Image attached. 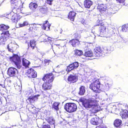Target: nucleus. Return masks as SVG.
Wrapping results in <instances>:
<instances>
[{
	"label": "nucleus",
	"instance_id": "obj_1",
	"mask_svg": "<svg viewBox=\"0 0 128 128\" xmlns=\"http://www.w3.org/2000/svg\"><path fill=\"white\" fill-rule=\"evenodd\" d=\"M81 102L84 107L86 108L90 109V110H92L93 112H96L98 110L97 109L98 106L96 103V100L91 99L84 100H82Z\"/></svg>",
	"mask_w": 128,
	"mask_h": 128
},
{
	"label": "nucleus",
	"instance_id": "obj_2",
	"mask_svg": "<svg viewBox=\"0 0 128 128\" xmlns=\"http://www.w3.org/2000/svg\"><path fill=\"white\" fill-rule=\"evenodd\" d=\"M9 28L8 26H6L4 24L0 25V30L3 32L0 36V44H4L5 42L8 39L10 34L8 31L7 30Z\"/></svg>",
	"mask_w": 128,
	"mask_h": 128
},
{
	"label": "nucleus",
	"instance_id": "obj_3",
	"mask_svg": "<svg viewBox=\"0 0 128 128\" xmlns=\"http://www.w3.org/2000/svg\"><path fill=\"white\" fill-rule=\"evenodd\" d=\"M111 47H105L104 48H95L94 49V55L97 57L104 56L105 53H110L111 51Z\"/></svg>",
	"mask_w": 128,
	"mask_h": 128
},
{
	"label": "nucleus",
	"instance_id": "obj_4",
	"mask_svg": "<svg viewBox=\"0 0 128 128\" xmlns=\"http://www.w3.org/2000/svg\"><path fill=\"white\" fill-rule=\"evenodd\" d=\"M102 85L98 80H96L90 85V88L96 93L100 92V88Z\"/></svg>",
	"mask_w": 128,
	"mask_h": 128
},
{
	"label": "nucleus",
	"instance_id": "obj_5",
	"mask_svg": "<svg viewBox=\"0 0 128 128\" xmlns=\"http://www.w3.org/2000/svg\"><path fill=\"white\" fill-rule=\"evenodd\" d=\"M64 109L67 112H72L76 111L77 109L76 104L73 103L66 104L64 106Z\"/></svg>",
	"mask_w": 128,
	"mask_h": 128
},
{
	"label": "nucleus",
	"instance_id": "obj_6",
	"mask_svg": "<svg viewBox=\"0 0 128 128\" xmlns=\"http://www.w3.org/2000/svg\"><path fill=\"white\" fill-rule=\"evenodd\" d=\"M10 60L13 62L18 68H20L21 67V61L20 57L17 55L15 54L10 58Z\"/></svg>",
	"mask_w": 128,
	"mask_h": 128
},
{
	"label": "nucleus",
	"instance_id": "obj_7",
	"mask_svg": "<svg viewBox=\"0 0 128 128\" xmlns=\"http://www.w3.org/2000/svg\"><path fill=\"white\" fill-rule=\"evenodd\" d=\"M100 26V33L98 35L99 36L101 37H104V34H106V28L104 26V24L102 23L100 24V25L98 24L96 25V26Z\"/></svg>",
	"mask_w": 128,
	"mask_h": 128
},
{
	"label": "nucleus",
	"instance_id": "obj_8",
	"mask_svg": "<svg viewBox=\"0 0 128 128\" xmlns=\"http://www.w3.org/2000/svg\"><path fill=\"white\" fill-rule=\"evenodd\" d=\"M18 71L16 68L11 67L8 68L7 74L10 76L16 77L18 73Z\"/></svg>",
	"mask_w": 128,
	"mask_h": 128
},
{
	"label": "nucleus",
	"instance_id": "obj_9",
	"mask_svg": "<svg viewBox=\"0 0 128 128\" xmlns=\"http://www.w3.org/2000/svg\"><path fill=\"white\" fill-rule=\"evenodd\" d=\"M54 79V76L52 73H50L46 75L42 78L43 81L46 80L47 82L50 83L53 81Z\"/></svg>",
	"mask_w": 128,
	"mask_h": 128
},
{
	"label": "nucleus",
	"instance_id": "obj_10",
	"mask_svg": "<svg viewBox=\"0 0 128 128\" xmlns=\"http://www.w3.org/2000/svg\"><path fill=\"white\" fill-rule=\"evenodd\" d=\"M26 74L28 77L30 78H34L37 76L36 72L32 68L27 70Z\"/></svg>",
	"mask_w": 128,
	"mask_h": 128
},
{
	"label": "nucleus",
	"instance_id": "obj_11",
	"mask_svg": "<svg viewBox=\"0 0 128 128\" xmlns=\"http://www.w3.org/2000/svg\"><path fill=\"white\" fill-rule=\"evenodd\" d=\"M79 66L78 63V62H76L70 64L67 66L66 69V71L68 72L72 70L78 68Z\"/></svg>",
	"mask_w": 128,
	"mask_h": 128
},
{
	"label": "nucleus",
	"instance_id": "obj_12",
	"mask_svg": "<svg viewBox=\"0 0 128 128\" xmlns=\"http://www.w3.org/2000/svg\"><path fill=\"white\" fill-rule=\"evenodd\" d=\"M78 80L77 76L74 74H70L68 77V80L70 83L76 82Z\"/></svg>",
	"mask_w": 128,
	"mask_h": 128
},
{
	"label": "nucleus",
	"instance_id": "obj_13",
	"mask_svg": "<svg viewBox=\"0 0 128 128\" xmlns=\"http://www.w3.org/2000/svg\"><path fill=\"white\" fill-rule=\"evenodd\" d=\"M40 96L39 94H37L35 96H30L28 99L27 101H28L30 103H33L35 101H37L38 98V97Z\"/></svg>",
	"mask_w": 128,
	"mask_h": 128
},
{
	"label": "nucleus",
	"instance_id": "obj_14",
	"mask_svg": "<svg viewBox=\"0 0 128 128\" xmlns=\"http://www.w3.org/2000/svg\"><path fill=\"white\" fill-rule=\"evenodd\" d=\"M52 84L51 83L46 82L44 83L42 85L43 89L44 90H48L51 88Z\"/></svg>",
	"mask_w": 128,
	"mask_h": 128
},
{
	"label": "nucleus",
	"instance_id": "obj_15",
	"mask_svg": "<svg viewBox=\"0 0 128 128\" xmlns=\"http://www.w3.org/2000/svg\"><path fill=\"white\" fill-rule=\"evenodd\" d=\"M100 120L98 118L95 117L92 118L90 120V122L94 125H98L100 124L99 122Z\"/></svg>",
	"mask_w": 128,
	"mask_h": 128
},
{
	"label": "nucleus",
	"instance_id": "obj_16",
	"mask_svg": "<svg viewBox=\"0 0 128 128\" xmlns=\"http://www.w3.org/2000/svg\"><path fill=\"white\" fill-rule=\"evenodd\" d=\"M97 8L100 12L103 13L106 10L107 7L104 4H100L98 6Z\"/></svg>",
	"mask_w": 128,
	"mask_h": 128
},
{
	"label": "nucleus",
	"instance_id": "obj_17",
	"mask_svg": "<svg viewBox=\"0 0 128 128\" xmlns=\"http://www.w3.org/2000/svg\"><path fill=\"white\" fill-rule=\"evenodd\" d=\"M84 6L85 8H89L92 4V2L89 0H86L84 2Z\"/></svg>",
	"mask_w": 128,
	"mask_h": 128
},
{
	"label": "nucleus",
	"instance_id": "obj_18",
	"mask_svg": "<svg viewBox=\"0 0 128 128\" xmlns=\"http://www.w3.org/2000/svg\"><path fill=\"white\" fill-rule=\"evenodd\" d=\"M76 14L74 12L72 11L70 12L68 15V18L72 21L74 20V18L76 16Z\"/></svg>",
	"mask_w": 128,
	"mask_h": 128
},
{
	"label": "nucleus",
	"instance_id": "obj_19",
	"mask_svg": "<svg viewBox=\"0 0 128 128\" xmlns=\"http://www.w3.org/2000/svg\"><path fill=\"white\" fill-rule=\"evenodd\" d=\"M15 10V9H14L12 10V12L15 14H14L10 18V19L12 20V21L13 22L15 23H17L18 21V20L16 17V12H14V11Z\"/></svg>",
	"mask_w": 128,
	"mask_h": 128
},
{
	"label": "nucleus",
	"instance_id": "obj_20",
	"mask_svg": "<svg viewBox=\"0 0 128 128\" xmlns=\"http://www.w3.org/2000/svg\"><path fill=\"white\" fill-rule=\"evenodd\" d=\"M48 22L47 21H46L45 22V23H44L43 24V26L42 28L47 31H48L50 30V25L48 23Z\"/></svg>",
	"mask_w": 128,
	"mask_h": 128
},
{
	"label": "nucleus",
	"instance_id": "obj_21",
	"mask_svg": "<svg viewBox=\"0 0 128 128\" xmlns=\"http://www.w3.org/2000/svg\"><path fill=\"white\" fill-rule=\"evenodd\" d=\"M30 64V62L25 58L22 60V64L23 66L26 68L28 67Z\"/></svg>",
	"mask_w": 128,
	"mask_h": 128
},
{
	"label": "nucleus",
	"instance_id": "obj_22",
	"mask_svg": "<svg viewBox=\"0 0 128 128\" xmlns=\"http://www.w3.org/2000/svg\"><path fill=\"white\" fill-rule=\"evenodd\" d=\"M60 104L59 102H55L52 105V108L54 110L58 111L59 110V106Z\"/></svg>",
	"mask_w": 128,
	"mask_h": 128
},
{
	"label": "nucleus",
	"instance_id": "obj_23",
	"mask_svg": "<svg viewBox=\"0 0 128 128\" xmlns=\"http://www.w3.org/2000/svg\"><path fill=\"white\" fill-rule=\"evenodd\" d=\"M38 5L36 3L32 2L29 5V8L32 10H34L38 7Z\"/></svg>",
	"mask_w": 128,
	"mask_h": 128
},
{
	"label": "nucleus",
	"instance_id": "obj_24",
	"mask_svg": "<svg viewBox=\"0 0 128 128\" xmlns=\"http://www.w3.org/2000/svg\"><path fill=\"white\" fill-rule=\"evenodd\" d=\"M122 123V121L121 120L119 119H117L116 120L114 123V124L115 126L116 127H119Z\"/></svg>",
	"mask_w": 128,
	"mask_h": 128
},
{
	"label": "nucleus",
	"instance_id": "obj_25",
	"mask_svg": "<svg viewBox=\"0 0 128 128\" xmlns=\"http://www.w3.org/2000/svg\"><path fill=\"white\" fill-rule=\"evenodd\" d=\"M69 43L73 46H75L79 43V41L77 39H73L69 42Z\"/></svg>",
	"mask_w": 128,
	"mask_h": 128
},
{
	"label": "nucleus",
	"instance_id": "obj_26",
	"mask_svg": "<svg viewBox=\"0 0 128 128\" xmlns=\"http://www.w3.org/2000/svg\"><path fill=\"white\" fill-rule=\"evenodd\" d=\"M10 2L12 5L18 6L19 2H21L20 0H10Z\"/></svg>",
	"mask_w": 128,
	"mask_h": 128
},
{
	"label": "nucleus",
	"instance_id": "obj_27",
	"mask_svg": "<svg viewBox=\"0 0 128 128\" xmlns=\"http://www.w3.org/2000/svg\"><path fill=\"white\" fill-rule=\"evenodd\" d=\"M122 118H126L128 117V112L126 110H124L122 112Z\"/></svg>",
	"mask_w": 128,
	"mask_h": 128
},
{
	"label": "nucleus",
	"instance_id": "obj_28",
	"mask_svg": "<svg viewBox=\"0 0 128 128\" xmlns=\"http://www.w3.org/2000/svg\"><path fill=\"white\" fill-rule=\"evenodd\" d=\"M46 120L50 124L54 125V120L52 117H49L46 119Z\"/></svg>",
	"mask_w": 128,
	"mask_h": 128
},
{
	"label": "nucleus",
	"instance_id": "obj_29",
	"mask_svg": "<svg viewBox=\"0 0 128 128\" xmlns=\"http://www.w3.org/2000/svg\"><path fill=\"white\" fill-rule=\"evenodd\" d=\"M39 38L40 39H41L42 42H46L48 41V37L45 34H43L41 35Z\"/></svg>",
	"mask_w": 128,
	"mask_h": 128
},
{
	"label": "nucleus",
	"instance_id": "obj_30",
	"mask_svg": "<svg viewBox=\"0 0 128 128\" xmlns=\"http://www.w3.org/2000/svg\"><path fill=\"white\" fill-rule=\"evenodd\" d=\"M115 29L110 27H108L106 31V33H108L111 34H114V30Z\"/></svg>",
	"mask_w": 128,
	"mask_h": 128
},
{
	"label": "nucleus",
	"instance_id": "obj_31",
	"mask_svg": "<svg viewBox=\"0 0 128 128\" xmlns=\"http://www.w3.org/2000/svg\"><path fill=\"white\" fill-rule=\"evenodd\" d=\"M85 88L84 86H82L80 88V90L79 93V94L80 95H83L85 93Z\"/></svg>",
	"mask_w": 128,
	"mask_h": 128
},
{
	"label": "nucleus",
	"instance_id": "obj_32",
	"mask_svg": "<svg viewBox=\"0 0 128 128\" xmlns=\"http://www.w3.org/2000/svg\"><path fill=\"white\" fill-rule=\"evenodd\" d=\"M93 55L92 52L91 51H88L85 52L84 53V56L87 57H91Z\"/></svg>",
	"mask_w": 128,
	"mask_h": 128
},
{
	"label": "nucleus",
	"instance_id": "obj_33",
	"mask_svg": "<svg viewBox=\"0 0 128 128\" xmlns=\"http://www.w3.org/2000/svg\"><path fill=\"white\" fill-rule=\"evenodd\" d=\"M18 24L19 26L18 27H22L27 26L28 24V23L27 21H25L22 23H19Z\"/></svg>",
	"mask_w": 128,
	"mask_h": 128
},
{
	"label": "nucleus",
	"instance_id": "obj_34",
	"mask_svg": "<svg viewBox=\"0 0 128 128\" xmlns=\"http://www.w3.org/2000/svg\"><path fill=\"white\" fill-rule=\"evenodd\" d=\"M36 42L33 40H31L30 42V44L31 47L34 49L36 46Z\"/></svg>",
	"mask_w": 128,
	"mask_h": 128
},
{
	"label": "nucleus",
	"instance_id": "obj_35",
	"mask_svg": "<svg viewBox=\"0 0 128 128\" xmlns=\"http://www.w3.org/2000/svg\"><path fill=\"white\" fill-rule=\"evenodd\" d=\"M83 52L82 50H76L75 51V54L77 56H80L82 54Z\"/></svg>",
	"mask_w": 128,
	"mask_h": 128
},
{
	"label": "nucleus",
	"instance_id": "obj_36",
	"mask_svg": "<svg viewBox=\"0 0 128 128\" xmlns=\"http://www.w3.org/2000/svg\"><path fill=\"white\" fill-rule=\"evenodd\" d=\"M122 30L123 32H126L128 30V26L127 25H124L122 27Z\"/></svg>",
	"mask_w": 128,
	"mask_h": 128
},
{
	"label": "nucleus",
	"instance_id": "obj_37",
	"mask_svg": "<svg viewBox=\"0 0 128 128\" xmlns=\"http://www.w3.org/2000/svg\"><path fill=\"white\" fill-rule=\"evenodd\" d=\"M34 93V92L32 89L29 88L27 92V94L28 96L32 95Z\"/></svg>",
	"mask_w": 128,
	"mask_h": 128
},
{
	"label": "nucleus",
	"instance_id": "obj_38",
	"mask_svg": "<svg viewBox=\"0 0 128 128\" xmlns=\"http://www.w3.org/2000/svg\"><path fill=\"white\" fill-rule=\"evenodd\" d=\"M105 86H106V89L108 90L111 86V84H110L109 83L107 82L106 83L105 82Z\"/></svg>",
	"mask_w": 128,
	"mask_h": 128
},
{
	"label": "nucleus",
	"instance_id": "obj_39",
	"mask_svg": "<svg viewBox=\"0 0 128 128\" xmlns=\"http://www.w3.org/2000/svg\"><path fill=\"white\" fill-rule=\"evenodd\" d=\"M11 44H10L8 45L7 47V48L8 50L10 52H12L13 51V48H10V46H11Z\"/></svg>",
	"mask_w": 128,
	"mask_h": 128
},
{
	"label": "nucleus",
	"instance_id": "obj_40",
	"mask_svg": "<svg viewBox=\"0 0 128 128\" xmlns=\"http://www.w3.org/2000/svg\"><path fill=\"white\" fill-rule=\"evenodd\" d=\"M44 62L45 65H47L49 64L51 62V61L49 60L45 59Z\"/></svg>",
	"mask_w": 128,
	"mask_h": 128
},
{
	"label": "nucleus",
	"instance_id": "obj_41",
	"mask_svg": "<svg viewBox=\"0 0 128 128\" xmlns=\"http://www.w3.org/2000/svg\"><path fill=\"white\" fill-rule=\"evenodd\" d=\"M89 78H91L92 80H94L95 78V77L94 75L93 74V73H92V74L89 76L88 77Z\"/></svg>",
	"mask_w": 128,
	"mask_h": 128
},
{
	"label": "nucleus",
	"instance_id": "obj_42",
	"mask_svg": "<svg viewBox=\"0 0 128 128\" xmlns=\"http://www.w3.org/2000/svg\"><path fill=\"white\" fill-rule=\"evenodd\" d=\"M16 14H17L16 17L17 18V20H19L21 18L22 16L20 15V14H17L16 13Z\"/></svg>",
	"mask_w": 128,
	"mask_h": 128
},
{
	"label": "nucleus",
	"instance_id": "obj_43",
	"mask_svg": "<svg viewBox=\"0 0 128 128\" xmlns=\"http://www.w3.org/2000/svg\"><path fill=\"white\" fill-rule=\"evenodd\" d=\"M117 2H118L120 3H123L125 1V0H116Z\"/></svg>",
	"mask_w": 128,
	"mask_h": 128
},
{
	"label": "nucleus",
	"instance_id": "obj_44",
	"mask_svg": "<svg viewBox=\"0 0 128 128\" xmlns=\"http://www.w3.org/2000/svg\"><path fill=\"white\" fill-rule=\"evenodd\" d=\"M52 0H47L46 2L47 4H49L50 5H51L52 2Z\"/></svg>",
	"mask_w": 128,
	"mask_h": 128
},
{
	"label": "nucleus",
	"instance_id": "obj_45",
	"mask_svg": "<svg viewBox=\"0 0 128 128\" xmlns=\"http://www.w3.org/2000/svg\"><path fill=\"white\" fill-rule=\"evenodd\" d=\"M42 128H50L49 125H44Z\"/></svg>",
	"mask_w": 128,
	"mask_h": 128
},
{
	"label": "nucleus",
	"instance_id": "obj_46",
	"mask_svg": "<svg viewBox=\"0 0 128 128\" xmlns=\"http://www.w3.org/2000/svg\"><path fill=\"white\" fill-rule=\"evenodd\" d=\"M48 41H51V38H50V37H48Z\"/></svg>",
	"mask_w": 128,
	"mask_h": 128
},
{
	"label": "nucleus",
	"instance_id": "obj_47",
	"mask_svg": "<svg viewBox=\"0 0 128 128\" xmlns=\"http://www.w3.org/2000/svg\"><path fill=\"white\" fill-rule=\"evenodd\" d=\"M45 10V9L44 8H41L40 9V10L41 11H42V10Z\"/></svg>",
	"mask_w": 128,
	"mask_h": 128
},
{
	"label": "nucleus",
	"instance_id": "obj_48",
	"mask_svg": "<svg viewBox=\"0 0 128 128\" xmlns=\"http://www.w3.org/2000/svg\"><path fill=\"white\" fill-rule=\"evenodd\" d=\"M16 126H17L18 127H20L22 126V125H20V124L17 125Z\"/></svg>",
	"mask_w": 128,
	"mask_h": 128
},
{
	"label": "nucleus",
	"instance_id": "obj_49",
	"mask_svg": "<svg viewBox=\"0 0 128 128\" xmlns=\"http://www.w3.org/2000/svg\"><path fill=\"white\" fill-rule=\"evenodd\" d=\"M100 128H107L106 126H102L100 127Z\"/></svg>",
	"mask_w": 128,
	"mask_h": 128
},
{
	"label": "nucleus",
	"instance_id": "obj_50",
	"mask_svg": "<svg viewBox=\"0 0 128 128\" xmlns=\"http://www.w3.org/2000/svg\"><path fill=\"white\" fill-rule=\"evenodd\" d=\"M62 29H60V34H62Z\"/></svg>",
	"mask_w": 128,
	"mask_h": 128
},
{
	"label": "nucleus",
	"instance_id": "obj_51",
	"mask_svg": "<svg viewBox=\"0 0 128 128\" xmlns=\"http://www.w3.org/2000/svg\"><path fill=\"white\" fill-rule=\"evenodd\" d=\"M54 46H59L60 45V44H54Z\"/></svg>",
	"mask_w": 128,
	"mask_h": 128
},
{
	"label": "nucleus",
	"instance_id": "obj_52",
	"mask_svg": "<svg viewBox=\"0 0 128 128\" xmlns=\"http://www.w3.org/2000/svg\"><path fill=\"white\" fill-rule=\"evenodd\" d=\"M2 102L1 100V99L0 98V105L1 104Z\"/></svg>",
	"mask_w": 128,
	"mask_h": 128
},
{
	"label": "nucleus",
	"instance_id": "obj_53",
	"mask_svg": "<svg viewBox=\"0 0 128 128\" xmlns=\"http://www.w3.org/2000/svg\"><path fill=\"white\" fill-rule=\"evenodd\" d=\"M52 47H53V46H52Z\"/></svg>",
	"mask_w": 128,
	"mask_h": 128
}]
</instances>
